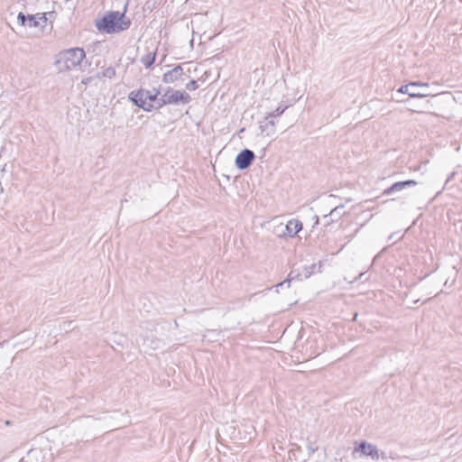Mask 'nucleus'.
<instances>
[{"instance_id":"obj_1","label":"nucleus","mask_w":462,"mask_h":462,"mask_svg":"<svg viewBox=\"0 0 462 462\" xmlns=\"http://www.w3.org/2000/svg\"><path fill=\"white\" fill-rule=\"evenodd\" d=\"M126 5L123 13L110 12L102 19L96 21V27L98 31L106 33H116L129 28L131 22L125 19Z\"/></svg>"},{"instance_id":"obj_2","label":"nucleus","mask_w":462,"mask_h":462,"mask_svg":"<svg viewBox=\"0 0 462 462\" xmlns=\"http://www.w3.org/2000/svg\"><path fill=\"white\" fill-rule=\"evenodd\" d=\"M86 58V53L81 48H71L60 53L56 63L60 71L70 70L79 66Z\"/></svg>"},{"instance_id":"obj_3","label":"nucleus","mask_w":462,"mask_h":462,"mask_svg":"<svg viewBox=\"0 0 462 462\" xmlns=\"http://www.w3.org/2000/svg\"><path fill=\"white\" fill-rule=\"evenodd\" d=\"M159 90L139 89L129 94V99L144 111H151L154 106L158 107Z\"/></svg>"},{"instance_id":"obj_4","label":"nucleus","mask_w":462,"mask_h":462,"mask_svg":"<svg viewBox=\"0 0 462 462\" xmlns=\"http://www.w3.org/2000/svg\"><path fill=\"white\" fill-rule=\"evenodd\" d=\"M189 101L190 96L188 93L175 89H168L160 98L158 97V107H162L167 104H186Z\"/></svg>"},{"instance_id":"obj_5","label":"nucleus","mask_w":462,"mask_h":462,"mask_svg":"<svg viewBox=\"0 0 462 462\" xmlns=\"http://www.w3.org/2000/svg\"><path fill=\"white\" fill-rule=\"evenodd\" d=\"M357 453L359 457H370L373 460H378L381 456L384 457L383 452L381 453L374 444L366 441L356 442L353 455L355 456Z\"/></svg>"},{"instance_id":"obj_6","label":"nucleus","mask_w":462,"mask_h":462,"mask_svg":"<svg viewBox=\"0 0 462 462\" xmlns=\"http://www.w3.org/2000/svg\"><path fill=\"white\" fill-rule=\"evenodd\" d=\"M302 229V223L299 219H291L283 227L282 225L276 227V234L279 236H289L291 237L297 235Z\"/></svg>"},{"instance_id":"obj_7","label":"nucleus","mask_w":462,"mask_h":462,"mask_svg":"<svg viewBox=\"0 0 462 462\" xmlns=\"http://www.w3.org/2000/svg\"><path fill=\"white\" fill-rule=\"evenodd\" d=\"M53 12L49 13H38L36 14H29L28 15V23L27 26L30 28L32 27H44L47 21L54 17Z\"/></svg>"},{"instance_id":"obj_8","label":"nucleus","mask_w":462,"mask_h":462,"mask_svg":"<svg viewBox=\"0 0 462 462\" xmlns=\"http://www.w3.org/2000/svg\"><path fill=\"white\" fill-rule=\"evenodd\" d=\"M416 87L420 88H428L429 84L426 82H420V81H413L406 85H402L399 89L398 92L402 94H407L411 97H425L430 96V93H420L416 91H409V88H414Z\"/></svg>"},{"instance_id":"obj_9","label":"nucleus","mask_w":462,"mask_h":462,"mask_svg":"<svg viewBox=\"0 0 462 462\" xmlns=\"http://www.w3.org/2000/svg\"><path fill=\"white\" fill-rule=\"evenodd\" d=\"M254 159V153L249 149H245L239 152L236 158V165L240 170L247 169Z\"/></svg>"},{"instance_id":"obj_10","label":"nucleus","mask_w":462,"mask_h":462,"mask_svg":"<svg viewBox=\"0 0 462 462\" xmlns=\"http://www.w3.org/2000/svg\"><path fill=\"white\" fill-rule=\"evenodd\" d=\"M417 181L413 180H409L405 181H399L393 183L391 187L383 190V195H390L393 192H398L403 190L407 187L416 186Z\"/></svg>"},{"instance_id":"obj_11","label":"nucleus","mask_w":462,"mask_h":462,"mask_svg":"<svg viewBox=\"0 0 462 462\" xmlns=\"http://www.w3.org/2000/svg\"><path fill=\"white\" fill-rule=\"evenodd\" d=\"M182 74L183 69L181 66L178 65L163 74L162 81L167 84L173 83L178 80Z\"/></svg>"},{"instance_id":"obj_12","label":"nucleus","mask_w":462,"mask_h":462,"mask_svg":"<svg viewBox=\"0 0 462 462\" xmlns=\"http://www.w3.org/2000/svg\"><path fill=\"white\" fill-rule=\"evenodd\" d=\"M260 130L263 134H265L267 136H271L275 133V121L273 118L268 119V116L265 117L264 121L260 124Z\"/></svg>"},{"instance_id":"obj_13","label":"nucleus","mask_w":462,"mask_h":462,"mask_svg":"<svg viewBox=\"0 0 462 462\" xmlns=\"http://www.w3.org/2000/svg\"><path fill=\"white\" fill-rule=\"evenodd\" d=\"M156 51H152L142 57L141 61L146 67L150 68L155 61Z\"/></svg>"},{"instance_id":"obj_14","label":"nucleus","mask_w":462,"mask_h":462,"mask_svg":"<svg viewBox=\"0 0 462 462\" xmlns=\"http://www.w3.org/2000/svg\"><path fill=\"white\" fill-rule=\"evenodd\" d=\"M342 208L343 206L334 208L333 209L330 210L328 215L324 216V218H328V217H330L332 218V221L338 219L342 216V213L340 212V209Z\"/></svg>"},{"instance_id":"obj_15","label":"nucleus","mask_w":462,"mask_h":462,"mask_svg":"<svg viewBox=\"0 0 462 462\" xmlns=\"http://www.w3.org/2000/svg\"><path fill=\"white\" fill-rule=\"evenodd\" d=\"M285 109H286V106L285 107L278 106L273 112H272L268 115V119H270V118L274 119V118L280 116L281 115L283 114Z\"/></svg>"},{"instance_id":"obj_16","label":"nucleus","mask_w":462,"mask_h":462,"mask_svg":"<svg viewBox=\"0 0 462 462\" xmlns=\"http://www.w3.org/2000/svg\"><path fill=\"white\" fill-rule=\"evenodd\" d=\"M18 23L22 26H25L28 23V15H25L23 13L20 12L17 16Z\"/></svg>"},{"instance_id":"obj_17","label":"nucleus","mask_w":462,"mask_h":462,"mask_svg":"<svg viewBox=\"0 0 462 462\" xmlns=\"http://www.w3.org/2000/svg\"><path fill=\"white\" fill-rule=\"evenodd\" d=\"M103 74L105 77L112 79L113 77H115L116 71L113 68H107Z\"/></svg>"},{"instance_id":"obj_18","label":"nucleus","mask_w":462,"mask_h":462,"mask_svg":"<svg viewBox=\"0 0 462 462\" xmlns=\"http://www.w3.org/2000/svg\"><path fill=\"white\" fill-rule=\"evenodd\" d=\"M186 88L189 90H196L199 88V86L196 80H191L186 85Z\"/></svg>"},{"instance_id":"obj_19","label":"nucleus","mask_w":462,"mask_h":462,"mask_svg":"<svg viewBox=\"0 0 462 462\" xmlns=\"http://www.w3.org/2000/svg\"><path fill=\"white\" fill-rule=\"evenodd\" d=\"M90 80H91L90 78H87V79H82L81 83L84 85H87L90 82Z\"/></svg>"},{"instance_id":"obj_20","label":"nucleus","mask_w":462,"mask_h":462,"mask_svg":"<svg viewBox=\"0 0 462 462\" xmlns=\"http://www.w3.org/2000/svg\"><path fill=\"white\" fill-rule=\"evenodd\" d=\"M308 449H309V451H310V453H314V452H315V450H316V448H312V447H310H310H308Z\"/></svg>"},{"instance_id":"obj_21","label":"nucleus","mask_w":462,"mask_h":462,"mask_svg":"<svg viewBox=\"0 0 462 462\" xmlns=\"http://www.w3.org/2000/svg\"><path fill=\"white\" fill-rule=\"evenodd\" d=\"M314 219H315V225H318L319 224V217L315 216L314 217Z\"/></svg>"},{"instance_id":"obj_22","label":"nucleus","mask_w":462,"mask_h":462,"mask_svg":"<svg viewBox=\"0 0 462 462\" xmlns=\"http://www.w3.org/2000/svg\"><path fill=\"white\" fill-rule=\"evenodd\" d=\"M429 115H431V116H437L438 115L436 113H433V112H430V113H428Z\"/></svg>"},{"instance_id":"obj_23","label":"nucleus","mask_w":462,"mask_h":462,"mask_svg":"<svg viewBox=\"0 0 462 462\" xmlns=\"http://www.w3.org/2000/svg\"><path fill=\"white\" fill-rule=\"evenodd\" d=\"M356 318H357V314H356V315L354 316V320H356Z\"/></svg>"},{"instance_id":"obj_24","label":"nucleus","mask_w":462,"mask_h":462,"mask_svg":"<svg viewBox=\"0 0 462 462\" xmlns=\"http://www.w3.org/2000/svg\"><path fill=\"white\" fill-rule=\"evenodd\" d=\"M411 112H417V113H419V111L414 110V109H411Z\"/></svg>"},{"instance_id":"obj_25","label":"nucleus","mask_w":462,"mask_h":462,"mask_svg":"<svg viewBox=\"0 0 462 462\" xmlns=\"http://www.w3.org/2000/svg\"><path fill=\"white\" fill-rule=\"evenodd\" d=\"M310 268H311V269H314V268H315V264H312V265L310 266Z\"/></svg>"}]
</instances>
